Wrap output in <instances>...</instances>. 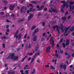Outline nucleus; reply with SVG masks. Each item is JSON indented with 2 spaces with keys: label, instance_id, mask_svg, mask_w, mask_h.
<instances>
[{
  "label": "nucleus",
  "instance_id": "37998d69",
  "mask_svg": "<svg viewBox=\"0 0 74 74\" xmlns=\"http://www.w3.org/2000/svg\"><path fill=\"white\" fill-rule=\"evenodd\" d=\"M63 38H62L60 41V42H62V41H63Z\"/></svg>",
  "mask_w": 74,
  "mask_h": 74
},
{
  "label": "nucleus",
  "instance_id": "0eeeda50",
  "mask_svg": "<svg viewBox=\"0 0 74 74\" xmlns=\"http://www.w3.org/2000/svg\"><path fill=\"white\" fill-rule=\"evenodd\" d=\"M61 3H64L63 4L64 5L62 6V8H64V7L67 5L66 4H67V3H65V1H61Z\"/></svg>",
  "mask_w": 74,
  "mask_h": 74
},
{
  "label": "nucleus",
  "instance_id": "9d476101",
  "mask_svg": "<svg viewBox=\"0 0 74 74\" xmlns=\"http://www.w3.org/2000/svg\"><path fill=\"white\" fill-rule=\"evenodd\" d=\"M50 42L51 44L53 43L54 41H53V37H51L50 38Z\"/></svg>",
  "mask_w": 74,
  "mask_h": 74
},
{
  "label": "nucleus",
  "instance_id": "e433bc0d",
  "mask_svg": "<svg viewBox=\"0 0 74 74\" xmlns=\"http://www.w3.org/2000/svg\"><path fill=\"white\" fill-rule=\"evenodd\" d=\"M42 25L43 26H45V22H44L42 23Z\"/></svg>",
  "mask_w": 74,
  "mask_h": 74
},
{
  "label": "nucleus",
  "instance_id": "a18cd8bd",
  "mask_svg": "<svg viewBox=\"0 0 74 74\" xmlns=\"http://www.w3.org/2000/svg\"><path fill=\"white\" fill-rule=\"evenodd\" d=\"M49 67V65H45V67L46 68H47V67Z\"/></svg>",
  "mask_w": 74,
  "mask_h": 74
},
{
  "label": "nucleus",
  "instance_id": "e2e57ef3",
  "mask_svg": "<svg viewBox=\"0 0 74 74\" xmlns=\"http://www.w3.org/2000/svg\"><path fill=\"white\" fill-rule=\"evenodd\" d=\"M27 44H26L25 45V48H27Z\"/></svg>",
  "mask_w": 74,
  "mask_h": 74
},
{
  "label": "nucleus",
  "instance_id": "79ce46f5",
  "mask_svg": "<svg viewBox=\"0 0 74 74\" xmlns=\"http://www.w3.org/2000/svg\"><path fill=\"white\" fill-rule=\"evenodd\" d=\"M70 42V40L69 39L66 40V42Z\"/></svg>",
  "mask_w": 74,
  "mask_h": 74
},
{
  "label": "nucleus",
  "instance_id": "052dcab7",
  "mask_svg": "<svg viewBox=\"0 0 74 74\" xmlns=\"http://www.w3.org/2000/svg\"><path fill=\"white\" fill-rule=\"evenodd\" d=\"M72 67H73V65H70V68H72Z\"/></svg>",
  "mask_w": 74,
  "mask_h": 74
},
{
  "label": "nucleus",
  "instance_id": "412c9836",
  "mask_svg": "<svg viewBox=\"0 0 74 74\" xmlns=\"http://www.w3.org/2000/svg\"><path fill=\"white\" fill-rule=\"evenodd\" d=\"M24 20V18H23L22 20L19 19V20L18 21V22H22V21H23Z\"/></svg>",
  "mask_w": 74,
  "mask_h": 74
},
{
  "label": "nucleus",
  "instance_id": "393cba45",
  "mask_svg": "<svg viewBox=\"0 0 74 74\" xmlns=\"http://www.w3.org/2000/svg\"><path fill=\"white\" fill-rule=\"evenodd\" d=\"M35 73V69H34L33 72H31V74H34Z\"/></svg>",
  "mask_w": 74,
  "mask_h": 74
},
{
  "label": "nucleus",
  "instance_id": "c85d7f7f",
  "mask_svg": "<svg viewBox=\"0 0 74 74\" xmlns=\"http://www.w3.org/2000/svg\"><path fill=\"white\" fill-rule=\"evenodd\" d=\"M69 44H70V43L69 42H66V45H69Z\"/></svg>",
  "mask_w": 74,
  "mask_h": 74
},
{
  "label": "nucleus",
  "instance_id": "c9c22d12",
  "mask_svg": "<svg viewBox=\"0 0 74 74\" xmlns=\"http://www.w3.org/2000/svg\"><path fill=\"white\" fill-rule=\"evenodd\" d=\"M51 46L52 47H54V43H51Z\"/></svg>",
  "mask_w": 74,
  "mask_h": 74
},
{
  "label": "nucleus",
  "instance_id": "f3484780",
  "mask_svg": "<svg viewBox=\"0 0 74 74\" xmlns=\"http://www.w3.org/2000/svg\"><path fill=\"white\" fill-rule=\"evenodd\" d=\"M57 51L56 50V54L55 55V56H56V57H57L58 58L59 56L58 55V54H56L57 53Z\"/></svg>",
  "mask_w": 74,
  "mask_h": 74
},
{
  "label": "nucleus",
  "instance_id": "13d9d810",
  "mask_svg": "<svg viewBox=\"0 0 74 74\" xmlns=\"http://www.w3.org/2000/svg\"><path fill=\"white\" fill-rule=\"evenodd\" d=\"M30 59H31V57H29V58L28 59V61H29V60H30Z\"/></svg>",
  "mask_w": 74,
  "mask_h": 74
},
{
  "label": "nucleus",
  "instance_id": "4d7b16f0",
  "mask_svg": "<svg viewBox=\"0 0 74 74\" xmlns=\"http://www.w3.org/2000/svg\"><path fill=\"white\" fill-rule=\"evenodd\" d=\"M32 10H33L32 8H31L29 9V11H32Z\"/></svg>",
  "mask_w": 74,
  "mask_h": 74
},
{
  "label": "nucleus",
  "instance_id": "c03bdc74",
  "mask_svg": "<svg viewBox=\"0 0 74 74\" xmlns=\"http://www.w3.org/2000/svg\"><path fill=\"white\" fill-rule=\"evenodd\" d=\"M33 53H31L29 54V56H32V55H33Z\"/></svg>",
  "mask_w": 74,
  "mask_h": 74
},
{
  "label": "nucleus",
  "instance_id": "a211bd4d",
  "mask_svg": "<svg viewBox=\"0 0 74 74\" xmlns=\"http://www.w3.org/2000/svg\"><path fill=\"white\" fill-rule=\"evenodd\" d=\"M40 53H36L34 56V57H35H35L36 58V56H37V55H40Z\"/></svg>",
  "mask_w": 74,
  "mask_h": 74
},
{
  "label": "nucleus",
  "instance_id": "473e14b6",
  "mask_svg": "<svg viewBox=\"0 0 74 74\" xmlns=\"http://www.w3.org/2000/svg\"><path fill=\"white\" fill-rule=\"evenodd\" d=\"M28 67V65H26L25 67L24 68V70H26V67Z\"/></svg>",
  "mask_w": 74,
  "mask_h": 74
},
{
  "label": "nucleus",
  "instance_id": "5fc2aeb1",
  "mask_svg": "<svg viewBox=\"0 0 74 74\" xmlns=\"http://www.w3.org/2000/svg\"><path fill=\"white\" fill-rule=\"evenodd\" d=\"M25 58H24L23 60H22V62H23V61L25 60Z\"/></svg>",
  "mask_w": 74,
  "mask_h": 74
},
{
  "label": "nucleus",
  "instance_id": "8fccbe9b",
  "mask_svg": "<svg viewBox=\"0 0 74 74\" xmlns=\"http://www.w3.org/2000/svg\"><path fill=\"white\" fill-rule=\"evenodd\" d=\"M61 12H64V11H63V9L62 8H61Z\"/></svg>",
  "mask_w": 74,
  "mask_h": 74
},
{
  "label": "nucleus",
  "instance_id": "f03ea898",
  "mask_svg": "<svg viewBox=\"0 0 74 74\" xmlns=\"http://www.w3.org/2000/svg\"><path fill=\"white\" fill-rule=\"evenodd\" d=\"M74 2H69V7H70V11H71L73 10H74V5L72 7L71 6L73 5Z\"/></svg>",
  "mask_w": 74,
  "mask_h": 74
},
{
  "label": "nucleus",
  "instance_id": "09e8293b",
  "mask_svg": "<svg viewBox=\"0 0 74 74\" xmlns=\"http://www.w3.org/2000/svg\"><path fill=\"white\" fill-rule=\"evenodd\" d=\"M28 48H31V45L29 44L28 47Z\"/></svg>",
  "mask_w": 74,
  "mask_h": 74
},
{
  "label": "nucleus",
  "instance_id": "f8f14e48",
  "mask_svg": "<svg viewBox=\"0 0 74 74\" xmlns=\"http://www.w3.org/2000/svg\"><path fill=\"white\" fill-rule=\"evenodd\" d=\"M37 40V36H34L33 37V40L34 41H36Z\"/></svg>",
  "mask_w": 74,
  "mask_h": 74
},
{
  "label": "nucleus",
  "instance_id": "5701e85b",
  "mask_svg": "<svg viewBox=\"0 0 74 74\" xmlns=\"http://www.w3.org/2000/svg\"><path fill=\"white\" fill-rule=\"evenodd\" d=\"M51 69H52V70H55V68L52 66H51Z\"/></svg>",
  "mask_w": 74,
  "mask_h": 74
},
{
  "label": "nucleus",
  "instance_id": "6e6d98bb",
  "mask_svg": "<svg viewBox=\"0 0 74 74\" xmlns=\"http://www.w3.org/2000/svg\"><path fill=\"white\" fill-rule=\"evenodd\" d=\"M16 37V39H17V38H18V36H16H16H15V35H14V37Z\"/></svg>",
  "mask_w": 74,
  "mask_h": 74
},
{
  "label": "nucleus",
  "instance_id": "4c0bfd02",
  "mask_svg": "<svg viewBox=\"0 0 74 74\" xmlns=\"http://www.w3.org/2000/svg\"><path fill=\"white\" fill-rule=\"evenodd\" d=\"M4 3H5V4H6V3H8V1H7L6 0H4Z\"/></svg>",
  "mask_w": 74,
  "mask_h": 74
},
{
  "label": "nucleus",
  "instance_id": "ddd939ff",
  "mask_svg": "<svg viewBox=\"0 0 74 74\" xmlns=\"http://www.w3.org/2000/svg\"><path fill=\"white\" fill-rule=\"evenodd\" d=\"M51 10L54 12H58V10L56 9H54L53 8H51Z\"/></svg>",
  "mask_w": 74,
  "mask_h": 74
},
{
  "label": "nucleus",
  "instance_id": "774afa93",
  "mask_svg": "<svg viewBox=\"0 0 74 74\" xmlns=\"http://www.w3.org/2000/svg\"><path fill=\"white\" fill-rule=\"evenodd\" d=\"M72 57H74V53H73L72 54Z\"/></svg>",
  "mask_w": 74,
  "mask_h": 74
},
{
  "label": "nucleus",
  "instance_id": "1a4fd4ad",
  "mask_svg": "<svg viewBox=\"0 0 74 74\" xmlns=\"http://www.w3.org/2000/svg\"><path fill=\"white\" fill-rule=\"evenodd\" d=\"M50 49H51V47L49 46L48 47L46 48V51L47 52H49L50 51Z\"/></svg>",
  "mask_w": 74,
  "mask_h": 74
},
{
  "label": "nucleus",
  "instance_id": "58836bf2",
  "mask_svg": "<svg viewBox=\"0 0 74 74\" xmlns=\"http://www.w3.org/2000/svg\"><path fill=\"white\" fill-rule=\"evenodd\" d=\"M45 39L44 38H42V39H41V41H44Z\"/></svg>",
  "mask_w": 74,
  "mask_h": 74
},
{
  "label": "nucleus",
  "instance_id": "bb28decb",
  "mask_svg": "<svg viewBox=\"0 0 74 74\" xmlns=\"http://www.w3.org/2000/svg\"><path fill=\"white\" fill-rule=\"evenodd\" d=\"M62 45L64 48H65V47H66V45H65V43H63L62 44Z\"/></svg>",
  "mask_w": 74,
  "mask_h": 74
},
{
  "label": "nucleus",
  "instance_id": "a19ab883",
  "mask_svg": "<svg viewBox=\"0 0 74 74\" xmlns=\"http://www.w3.org/2000/svg\"><path fill=\"white\" fill-rule=\"evenodd\" d=\"M2 45L3 46V48H5V44H3Z\"/></svg>",
  "mask_w": 74,
  "mask_h": 74
},
{
  "label": "nucleus",
  "instance_id": "9b49d317",
  "mask_svg": "<svg viewBox=\"0 0 74 74\" xmlns=\"http://www.w3.org/2000/svg\"><path fill=\"white\" fill-rule=\"evenodd\" d=\"M39 45H38L36 46L35 47V51H37L38 50V49H39Z\"/></svg>",
  "mask_w": 74,
  "mask_h": 74
},
{
  "label": "nucleus",
  "instance_id": "72a5a7b5",
  "mask_svg": "<svg viewBox=\"0 0 74 74\" xmlns=\"http://www.w3.org/2000/svg\"><path fill=\"white\" fill-rule=\"evenodd\" d=\"M29 71L27 70H26L25 71V74H29V72H28Z\"/></svg>",
  "mask_w": 74,
  "mask_h": 74
},
{
  "label": "nucleus",
  "instance_id": "20e7f679",
  "mask_svg": "<svg viewBox=\"0 0 74 74\" xmlns=\"http://www.w3.org/2000/svg\"><path fill=\"white\" fill-rule=\"evenodd\" d=\"M70 27L69 26L68 28H66V27H65L64 28L65 30V33L64 34V36H67V35H68V33H67V30L70 28Z\"/></svg>",
  "mask_w": 74,
  "mask_h": 74
},
{
  "label": "nucleus",
  "instance_id": "6ab92c4d",
  "mask_svg": "<svg viewBox=\"0 0 74 74\" xmlns=\"http://www.w3.org/2000/svg\"><path fill=\"white\" fill-rule=\"evenodd\" d=\"M66 17H62V19L63 21H66Z\"/></svg>",
  "mask_w": 74,
  "mask_h": 74
},
{
  "label": "nucleus",
  "instance_id": "3c124183",
  "mask_svg": "<svg viewBox=\"0 0 74 74\" xmlns=\"http://www.w3.org/2000/svg\"><path fill=\"white\" fill-rule=\"evenodd\" d=\"M15 73L14 71H12L11 73V74H15Z\"/></svg>",
  "mask_w": 74,
  "mask_h": 74
},
{
  "label": "nucleus",
  "instance_id": "7c9ffc66",
  "mask_svg": "<svg viewBox=\"0 0 74 74\" xmlns=\"http://www.w3.org/2000/svg\"><path fill=\"white\" fill-rule=\"evenodd\" d=\"M8 16H10V15L8 13H7L6 15V17H7Z\"/></svg>",
  "mask_w": 74,
  "mask_h": 74
},
{
  "label": "nucleus",
  "instance_id": "49530a36",
  "mask_svg": "<svg viewBox=\"0 0 74 74\" xmlns=\"http://www.w3.org/2000/svg\"><path fill=\"white\" fill-rule=\"evenodd\" d=\"M0 14L1 15H4V12H0Z\"/></svg>",
  "mask_w": 74,
  "mask_h": 74
},
{
  "label": "nucleus",
  "instance_id": "603ef678",
  "mask_svg": "<svg viewBox=\"0 0 74 74\" xmlns=\"http://www.w3.org/2000/svg\"><path fill=\"white\" fill-rule=\"evenodd\" d=\"M27 36V34H26L24 36V38H26V36Z\"/></svg>",
  "mask_w": 74,
  "mask_h": 74
},
{
  "label": "nucleus",
  "instance_id": "4be33fe9",
  "mask_svg": "<svg viewBox=\"0 0 74 74\" xmlns=\"http://www.w3.org/2000/svg\"><path fill=\"white\" fill-rule=\"evenodd\" d=\"M63 65L62 64L60 65V68L61 69H63Z\"/></svg>",
  "mask_w": 74,
  "mask_h": 74
},
{
  "label": "nucleus",
  "instance_id": "338daca9",
  "mask_svg": "<svg viewBox=\"0 0 74 74\" xmlns=\"http://www.w3.org/2000/svg\"><path fill=\"white\" fill-rule=\"evenodd\" d=\"M73 69L74 70L73 71V72L72 73V74H74V67H73Z\"/></svg>",
  "mask_w": 74,
  "mask_h": 74
},
{
  "label": "nucleus",
  "instance_id": "4468645a",
  "mask_svg": "<svg viewBox=\"0 0 74 74\" xmlns=\"http://www.w3.org/2000/svg\"><path fill=\"white\" fill-rule=\"evenodd\" d=\"M36 58L35 57H34L33 58H32V59L31 61V62L30 63L31 64H32L33 63V62H34V59Z\"/></svg>",
  "mask_w": 74,
  "mask_h": 74
},
{
  "label": "nucleus",
  "instance_id": "0e129e2a",
  "mask_svg": "<svg viewBox=\"0 0 74 74\" xmlns=\"http://www.w3.org/2000/svg\"><path fill=\"white\" fill-rule=\"evenodd\" d=\"M6 31L7 32H10V30H9V29H8L7 30H6Z\"/></svg>",
  "mask_w": 74,
  "mask_h": 74
},
{
  "label": "nucleus",
  "instance_id": "ea45409f",
  "mask_svg": "<svg viewBox=\"0 0 74 74\" xmlns=\"http://www.w3.org/2000/svg\"><path fill=\"white\" fill-rule=\"evenodd\" d=\"M60 52L62 54H63V50H60Z\"/></svg>",
  "mask_w": 74,
  "mask_h": 74
},
{
  "label": "nucleus",
  "instance_id": "a878e982",
  "mask_svg": "<svg viewBox=\"0 0 74 74\" xmlns=\"http://www.w3.org/2000/svg\"><path fill=\"white\" fill-rule=\"evenodd\" d=\"M6 36H3L1 37V39H6Z\"/></svg>",
  "mask_w": 74,
  "mask_h": 74
},
{
  "label": "nucleus",
  "instance_id": "39448f33",
  "mask_svg": "<svg viewBox=\"0 0 74 74\" xmlns=\"http://www.w3.org/2000/svg\"><path fill=\"white\" fill-rule=\"evenodd\" d=\"M34 14H29V15L28 16V21H30L31 19H32V18L33 17V16Z\"/></svg>",
  "mask_w": 74,
  "mask_h": 74
},
{
  "label": "nucleus",
  "instance_id": "864d4df0",
  "mask_svg": "<svg viewBox=\"0 0 74 74\" xmlns=\"http://www.w3.org/2000/svg\"><path fill=\"white\" fill-rule=\"evenodd\" d=\"M45 34H46V33H44L43 34H42V36H45Z\"/></svg>",
  "mask_w": 74,
  "mask_h": 74
},
{
  "label": "nucleus",
  "instance_id": "f257e3e1",
  "mask_svg": "<svg viewBox=\"0 0 74 74\" xmlns=\"http://www.w3.org/2000/svg\"><path fill=\"white\" fill-rule=\"evenodd\" d=\"M14 55H15V54L14 53H12L7 58V59H9V58H10V57L11 59H13V60H16V59H18L19 58V57L18 56H17L15 57V56Z\"/></svg>",
  "mask_w": 74,
  "mask_h": 74
},
{
  "label": "nucleus",
  "instance_id": "2eb2a0df",
  "mask_svg": "<svg viewBox=\"0 0 74 74\" xmlns=\"http://www.w3.org/2000/svg\"><path fill=\"white\" fill-rule=\"evenodd\" d=\"M56 27H57L56 30L58 31V33H59V29L58 28L59 27V26L57 25H56L55 26Z\"/></svg>",
  "mask_w": 74,
  "mask_h": 74
},
{
  "label": "nucleus",
  "instance_id": "cd10ccee",
  "mask_svg": "<svg viewBox=\"0 0 74 74\" xmlns=\"http://www.w3.org/2000/svg\"><path fill=\"white\" fill-rule=\"evenodd\" d=\"M74 29V27H73L72 28L70 29V30L73 31Z\"/></svg>",
  "mask_w": 74,
  "mask_h": 74
},
{
  "label": "nucleus",
  "instance_id": "7ed1b4c3",
  "mask_svg": "<svg viewBox=\"0 0 74 74\" xmlns=\"http://www.w3.org/2000/svg\"><path fill=\"white\" fill-rule=\"evenodd\" d=\"M27 10V8L26 6H23L22 7L20 10L21 12H25Z\"/></svg>",
  "mask_w": 74,
  "mask_h": 74
},
{
  "label": "nucleus",
  "instance_id": "de8ad7c7",
  "mask_svg": "<svg viewBox=\"0 0 74 74\" xmlns=\"http://www.w3.org/2000/svg\"><path fill=\"white\" fill-rule=\"evenodd\" d=\"M21 37V35H19V37H18V40H20V37Z\"/></svg>",
  "mask_w": 74,
  "mask_h": 74
},
{
  "label": "nucleus",
  "instance_id": "69168bd1",
  "mask_svg": "<svg viewBox=\"0 0 74 74\" xmlns=\"http://www.w3.org/2000/svg\"><path fill=\"white\" fill-rule=\"evenodd\" d=\"M11 16L13 17V16H14V14H12L11 15Z\"/></svg>",
  "mask_w": 74,
  "mask_h": 74
},
{
  "label": "nucleus",
  "instance_id": "dca6fc26",
  "mask_svg": "<svg viewBox=\"0 0 74 74\" xmlns=\"http://www.w3.org/2000/svg\"><path fill=\"white\" fill-rule=\"evenodd\" d=\"M67 67V66L66 65H64L63 66V68L64 69V70H66V67Z\"/></svg>",
  "mask_w": 74,
  "mask_h": 74
},
{
  "label": "nucleus",
  "instance_id": "2f4dec72",
  "mask_svg": "<svg viewBox=\"0 0 74 74\" xmlns=\"http://www.w3.org/2000/svg\"><path fill=\"white\" fill-rule=\"evenodd\" d=\"M42 10V8H40L38 9V11H41V10Z\"/></svg>",
  "mask_w": 74,
  "mask_h": 74
},
{
  "label": "nucleus",
  "instance_id": "b1692460",
  "mask_svg": "<svg viewBox=\"0 0 74 74\" xmlns=\"http://www.w3.org/2000/svg\"><path fill=\"white\" fill-rule=\"evenodd\" d=\"M18 32H19V30H17V32H16V33L15 34V36H16L17 34H18Z\"/></svg>",
  "mask_w": 74,
  "mask_h": 74
},
{
  "label": "nucleus",
  "instance_id": "423d86ee",
  "mask_svg": "<svg viewBox=\"0 0 74 74\" xmlns=\"http://www.w3.org/2000/svg\"><path fill=\"white\" fill-rule=\"evenodd\" d=\"M39 30L38 29H36L35 31L33 33V34H32V36H34V35L36 34V33H37L38 32V31Z\"/></svg>",
  "mask_w": 74,
  "mask_h": 74
},
{
  "label": "nucleus",
  "instance_id": "f704fd0d",
  "mask_svg": "<svg viewBox=\"0 0 74 74\" xmlns=\"http://www.w3.org/2000/svg\"><path fill=\"white\" fill-rule=\"evenodd\" d=\"M32 3H34V4H36L37 3V2H36V1H32Z\"/></svg>",
  "mask_w": 74,
  "mask_h": 74
},
{
  "label": "nucleus",
  "instance_id": "c756f323",
  "mask_svg": "<svg viewBox=\"0 0 74 74\" xmlns=\"http://www.w3.org/2000/svg\"><path fill=\"white\" fill-rule=\"evenodd\" d=\"M33 7V6L32 4H30L29 6H27V7Z\"/></svg>",
  "mask_w": 74,
  "mask_h": 74
},
{
  "label": "nucleus",
  "instance_id": "680f3d73",
  "mask_svg": "<svg viewBox=\"0 0 74 74\" xmlns=\"http://www.w3.org/2000/svg\"><path fill=\"white\" fill-rule=\"evenodd\" d=\"M36 11V9H34L33 10H32V11L33 12L34 11Z\"/></svg>",
  "mask_w": 74,
  "mask_h": 74
},
{
  "label": "nucleus",
  "instance_id": "bf43d9fd",
  "mask_svg": "<svg viewBox=\"0 0 74 74\" xmlns=\"http://www.w3.org/2000/svg\"><path fill=\"white\" fill-rule=\"evenodd\" d=\"M9 27V26H8V25H6V28L7 29Z\"/></svg>",
  "mask_w": 74,
  "mask_h": 74
},
{
  "label": "nucleus",
  "instance_id": "aec40b11",
  "mask_svg": "<svg viewBox=\"0 0 74 74\" xmlns=\"http://www.w3.org/2000/svg\"><path fill=\"white\" fill-rule=\"evenodd\" d=\"M36 28V26H32L31 28V30H33L34 29Z\"/></svg>",
  "mask_w": 74,
  "mask_h": 74
},
{
  "label": "nucleus",
  "instance_id": "6e6552de",
  "mask_svg": "<svg viewBox=\"0 0 74 74\" xmlns=\"http://www.w3.org/2000/svg\"><path fill=\"white\" fill-rule=\"evenodd\" d=\"M15 7V5H11L9 7V8L10 10H14V7Z\"/></svg>",
  "mask_w": 74,
  "mask_h": 74
}]
</instances>
